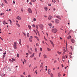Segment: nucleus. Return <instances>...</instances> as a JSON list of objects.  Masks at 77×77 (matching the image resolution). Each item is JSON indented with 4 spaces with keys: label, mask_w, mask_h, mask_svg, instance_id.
I'll use <instances>...</instances> for the list:
<instances>
[{
    "label": "nucleus",
    "mask_w": 77,
    "mask_h": 77,
    "mask_svg": "<svg viewBox=\"0 0 77 77\" xmlns=\"http://www.w3.org/2000/svg\"><path fill=\"white\" fill-rule=\"evenodd\" d=\"M36 31L38 33V35H39V36L40 35H39V32L38 31V30H37V29H36Z\"/></svg>",
    "instance_id": "nucleus-19"
},
{
    "label": "nucleus",
    "mask_w": 77,
    "mask_h": 77,
    "mask_svg": "<svg viewBox=\"0 0 77 77\" xmlns=\"http://www.w3.org/2000/svg\"><path fill=\"white\" fill-rule=\"evenodd\" d=\"M17 46H15V45H14V48L15 49H16L17 48Z\"/></svg>",
    "instance_id": "nucleus-17"
},
{
    "label": "nucleus",
    "mask_w": 77,
    "mask_h": 77,
    "mask_svg": "<svg viewBox=\"0 0 77 77\" xmlns=\"http://www.w3.org/2000/svg\"><path fill=\"white\" fill-rule=\"evenodd\" d=\"M35 52H37V48H35Z\"/></svg>",
    "instance_id": "nucleus-22"
},
{
    "label": "nucleus",
    "mask_w": 77,
    "mask_h": 77,
    "mask_svg": "<svg viewBox=\"0 0 77 77\" xmlns=\"http://www.w3.org/2000/svg\"><path fill=\"white\" fill-rule=\"evenodd\" d=\"M7 4H8V2H7V1H6V0H3Z\"/></svg>",
    "instance_id": "nucleus-31"
},
{
    "label": "nucleus",
    "mask_w": 77,
    "mask_h": 77,
    "mask_svg": "<svg viewBox=\"0 0 77 77\" xmlns=\"http://www.w3.org/2000/svg\"><path fill=\"white\" fill-rule=\"evenodd\" d=\"M8 70L9 71H11V69L10 68H8Z\"/></svg>",
    "instance_id": "nucleus-32"
},
{
    "label": "nucleus",
    "mask_w": 77,
    "mask_h": 77,
    "mask_svg": "<svg viewBox=\"0 0 77 77\" xmlns=\"http://www.w3.org/2000/svg\"><path fill=\"white\" fill-rule=\"evenodd\" d=\"M43 57L45 59L47 58L48 57L45 54H44L43 55Z\"/></svg>",
    "instance_id": "nucleus-5"
},
{
    "label": "nucleus",
    "mask_w": 77,
    "mask_h": 77,
    "mask_svg": "<svg viewBox=\"0 0 77 77\" xmlns=\"http://www.w3.org/2000/svg\"><path fill=\"white\" fill-rule=\"evenodd\" d=\"M53 18V17L51 16L50 15L48 18V19L49 20H50L51 19Z\"/></svg>",
    "instance_id": "nucleus-4"
},
{
    "label": "nucleus",
    "mask_w": 77,
    "mask_h": 77,
    "mask_svg": "<svg viewBox=\"0 0 77 77\" xmlns=\"http://www.w3.org/2000/svg\"><path fill=\"white\" fill-rule=\"evenodd\" d=\"M47 50L48 51H51V49L49 48H47Z\"/></svg>",
    "instance_id": "nucleus-21"
},
{
    "label": "nucleus",
    "mask_w": 77,
    "mask_h": 77,
    "mask_svg": "<svg viewBox=\"0 0 77 77\" xmlns=\"http://www.w3.org/2000/svg\"><path fill=\"white\" fill-rule=\"evenodd\" d=\"M48 5H49V6H51V4H48Z\"/></svg>",
    "instance_id": "nucleus-49"
},
{
    "label": "nucleus",
    "mask_w": 77,
    "mask_h": 77,
    "mask_svg": "<svg viewBox=\"0 0 77 77\" xmlns=\"http://www.w3.org/2000/svg\"><path fill=\"white\" fill-rule=\"evenodd\" d=\"M33 30H34V32L36 34V35H37V33H36V32L35 31V30H34V29Z\"/></svg>",
    "instance_id": "nucleus-35"
},
{
    "label": "nucleus",
    "mask_w": 77,
    "mask_h": 77,
    "mask_svg": "<svg viewBox=\"0 0 77 77\" xmlns=\"http://www.w3.org/2000/svg\"><path fill=\"white\" fill-rule=\"evenodd\" d=\"M5 54H4L3 55V59L5 58Z\"/></svg>",
    "instance_id": "nucleus-33"
},
{
    "label": "nucleus",
    "mask_w": 77,
    "mask_h": 77,
    "mask_svg": "<svg viewBox=\"0 0 77 77\" xmlns=\"http://www.w3.org/2000/svg\"><path fill=\"white\" fill-rule=\"evenodd\" d=\"M44 39H45L46 41H47V39L46 38H45V36H44Z\"/></svg>",
    "instance_id": "nucleus-45"
},
{
    "label": "nucleus",
    "mask_w": 77,
    "mask_h": 77,
    "mask_svg": "<svg viewBox=\"0 0 77 77\" xmlns=\"http://www.w3.org/2000/svg\"><path fill=\"white\" fill-rule=\"evenodd\" d=\"M17 42H15L14 43V46H17Z\"/></svg>",
    "instance_id": "nucleus-11"
},
{
    "label": "nucleus",
    "mask_w": 77,
    "mask_h": 77,
    "mask_svg": "<svg viewBox=\"0 0 77 77\" xmlns=\"http://www.w3.org/2000/svg\"><path fill=\"white\" fill-rule=\"evenodd\" d=\"M34 37H35V38H36L37 39V40H38V41H39V39H38V37H37L36 36H34Z\"/></svg>",
    "instance_id": "nucleus-15"
},
{
    "label": "nucleus",
    "mask_w": 77,
    "mask_h": 77,
    "mask_svg": "<svg viewBox=\"0 0 77 77\" xmlns=\"http://www.w3.org/2000/svg\"><path fill=\"white\" fill-rule=\"evenodd\" d=\"M21 77H24V76L23 75H21Z\"/></svg>",
    "instance_id": "nucleus-64"
},
{
    "label": "nucleus",
    "mask_w": 77,
    "mask_h": 77,
    "mask_svg": "<svg viewBox=\"0 0 77 77\" xmlns=\"http://www.w3.org/2000/svg\"><path fill=\"white\" fill-rule=\"evenodd\" d=\"M71 38V36H70V35L68 37H67V38H68V39H70V38Z\"/></svg>",
    "instance_id": "nucleus-18"
},
{
    "label": "nucleus",
    "mask_w": 77,
    "mask_h": 77,
    "mask_svg": "<svg viewBox=\"0 0 77 77\" xmlns=\"http://www.w3.org/2000/svg\"><path fill=\"white\" fill-rule=\"evenodd\" d=\"M70 40L71 41V42H72V43H74L75 42V40H74V39H71Z\"/></svg>",
    "instance_id": "nucleus-6"
},
{
    "label": "nucleus",
    "mask_w": 77,
    "mask_h": 77,
    "mask_svg": "<svg viewBox=\"0 0 77 77\" xmlns=\"http://www.w3.org/2000/svg\"><path fill=\"white\" fill-rule=\"evenodd\" d=\"M57 53L59 55H60L61 54V52L59 51H57Z\"/></svg>",
    "instance_id": "nucleus-20"
},
{
    "label": "nucleus",
    "mask_w": 77,
    "mask_h": 77,
    "mask_svg": "<svg viewBox=\"0 0 77 77\" xmlns=\"http://www.w3.org/2000/svg\"><path fill=\"white\" fill-rule=\"evenodd\" d=\"M22 33H23L24 34L25 36L26 35V34L25 33L23 32Z\"/></svg>",
    "instance_id": "nucleus-36"
},
{
    "label": "nucleus",
    "mask_w": 77,
    "mask_h": 77,
    "mask_svg": "<svg viewBox=\"0 0 77 77\" xmlns=\"http://www.w3.org/2000/svg\"><path fill=\"white\" fill-rule=\"evenodd\" d=\"M34 58L35 60H36V58L35 57H34Z\"/></svg>",
    "instance_id": "nucleus-59"
},
{
    "label": "nucleus",
    "mask_w": 77,
    "mask_h": 77,
    "mask_svg": "<svg viewBox=\"0 0 77 77\" xmlns=\"http://www.w3.org/2000/svg\"><path fill=\"white\" fill-rule=\"evenodd\" d=\"M4 14L3 13H1L0 14V15L1 16H2V15H3V14Z\"/></svg>",
    "instance_id": "nucleus-37"
},
{
    "label": "nucleus",
    "mask_w": 77,
    "mask_h": 77,
    "mask_svg": "<svg viewBox=\"0 0 77 77\" xmlns=\"http://www.w3.org/2000/svg\"><path fill=\"white\" fill-rule=\"evenodd\" d=\"M37 71L36 70L35 71V73H36V74H37Z\"/></svg>",
    "instance_id": "nucleus-48"
},
{
    "label": "nucleus",
    "mask_w": 77,
    "mask_h": 77,
    "mask_svg": "<svg viewBox=\"0 0 77 77\" xmlns=\"http://www.w3.org/2000/svg\"><path fill=\"white\" fill-rule=\"evenodd\" d=\"M32 36H30L29 40L32 39Z\"/></svg>",
    "instance_id": "nucleus-29"
},
{
    "label": "nucleus",
    "mask_w": 77,
    "mask_h": 77,
    "mask_svg": "<svg viewBox=\"0 0 77 77\" xmlns=\"http://www.w3.org/2000/svg\"><path fill=\"white\" fill-rule=\"evenodd\" d=\"M57 18H60V16H57Z\"/></svg>",
    "instance_id": "nucleus-30"
},
{
    "label": "nucleus",
    "mask_w": 77,
    "mask_h": 77,
    "mask_svg": "<svg viewBox=\"0 0 77 77\" xmlns=\"http://www.w3.org/2000/svg\"><path fill=\"white\" fill-rule=\"evenodd\" d=\"M21 11H22V12H23V9H21Z\"/></svg>",
    "instance_id": "nucleus-52"
},
{
    "label": "nucleus",
    "mask_w": 77,
    "mask_h": 77,
    "mask_svg": "<svg viewBox=\"0 0 77 77\" xmlns=\"http://www.w3.org/2000/svg\"><path fill=\"white\" fill-rule=\"evenodd\" d=\"M27 37H29V34L28 33H27Z\"/></svg>",
    "instance_id": "nucleus-28"
},
{
    "label": "nucleus",
    "mask_w": 77,
    "mask_h": 77,
    "mask_svg": "<svg viewBox=\"0 0 77 77\" xmlns=\"http://www.w3.org/2000/svg\"><path fill=\"white\" fill-rule=\"evenodd\" d=\"M38 26L41 29L43 30V29L44 26L42 24L38 25Z\"/></svg>",
    "instance_id": "nucleus-1"
},
{
    "label": "nucleus",
    "mask_w": 77,
    "mask_h": 77,
    "mask_svg": "<svg viewBox=\"0 0 77 77\" xmlns=\"http://www.w3.org/2000/svg\"><path fill=\"white\" fill-rule=\"evenodd\" d=\"M32 26H33V27H35V25L34 24H33V25H32Z\"/></svg>",
    "instance_id": "nucleus-58"
},
{
    "label": "nucleus",
    "mask_w": 77,
    "mask_h": 77,
    "mask_svg": "<svg viewBox=\"0 0 77 77\" xmlns=\"http://www.w3.org/2000/svg\"><path fill=\"white\" fill-rule=\"evenodd\" d=\"M35 27L37 29H38V25H36L35 26Z\"/></svg>",
    "instance_id": "nucleus-27"
},
{
    "label": "nucleus",
    "mask_w": 77,
    "mask_h": 77,
    "mask_svg": "<svg viewBox=\"0 0 77 77\" xmlns=\"http://www.w3.org/2000/svg\"><path fill=\"white\" fill-rule=\"evenodd\" d=\"M16 24L18 26V27H20V25L19 24L16 23Z\"/></svg>",
    "instance_id": "nucleus-24"
},
{
    "label": "nucleus",
    "mask_w": 77,
    "mask_h": 77,
    "mask_svg": "<svg viewBox=\"0 0 77 77\" xmlns=\"http://www.w3.org/2000/svg\"><path fill=\"white\" fill-rule=\"evenodd\" d=\"M12 22L11 21L10 22V23L11 24Z\"/></svg>",
    "instance_id": "nucleus-62"
},
{
    "label": "nucleus",
    "mask_w": 77,
    "mask_h": 77,
    "mask_svg": "<svg viewBox=\"0 0 77 77\" xmlns=\"http://www.w3.org/2000/svg\"><path fill=\"white\" fill-rule=\"evenodd\" d=\"M3 23L4 25H5L6 24V21H5V20H4L3 21Z\"/></svg>",
    "instance_id": "nucleus-16"
},
{
    "label": "nucleus",
    "mask_w": 77,
    "mask_h": 77,
    "mask_svg": "<svg viewBox=\"0 0 77 77\" xmlns=\"http://www.w3.org/2000/svg\"><path fill=\"white\" fill-rule=\"evenodd\" d=\"M50 42H51V44L53 45V47H54V44H53V42L52 41H51V40H50Z\"/></svg>",
    "instance_id": "nucleus-12"
},
{
    "label": "nucleus",
    "mask_w": 77,
    "mask_h": 77,
    "mask_svg": "<svg viewBox=\"0 0 77 77\" xmlns=\"http://www.w3.org/2000/svg\"><path fill=\"white\" fill-rule=\"evenodd\" d=\"M17 57H19V54H18V53H17Z\"/></svg>",
    "instance_id": "nucleus-46"
},
{
    "label": "nucleus",
    "mask_w": 77,
    "mask_h": 77,
    "mask_svg": "<svg viewBox=\"0 0 77 77\" xmlns=\"http://www.w3.org/2000/svg\"><path fill=\"white\" fill-rule=\"evenodd\" d=\"M35 55V53H33V54L31 56H30V57L31 58H32V57H34V56Z\"/></svg>",
    "instance_id": "nucleus-10"
},
{
    "label": "nucleus",
    "mask_w": 77,
    "mask_h": 77,
    "mask_svg": "<svg viewBox=\"0 0 77 77\" xmlns=\"http://www.w3.org/2000/svg\"><path fill=\"white\" fill-rule=\"evenodd\" d=\"M65 52H63V54L64 55L65 54Z\"/></svg>",
    "instance_id": "nucleus-54"
},
{
    "label": "nucleus",
    "mask_w": 77,
    "mask_h": 77,
    "mask_svg": "<svg viewBox=\"0 0 77 77\" xmlns=\"http://www.w3.org/2000/svg\"><path fill=\"white\" fill-rule=\"evenodd\" d=\"M41 53H40L39 54V57H41Z\"/></svg>",
    "instance_id": "nucleus-43"
},
{
    "label": "nucleus",
    "mask_w": 77,
    "mask_h": 77,
    "mask_svg": "<svg viewBox=\"0 0 77 77\" xmlns=\"http://www.w3.org/2000/svg\"><path fill=\"white\" fill-rule=\"evenodd\" d=\"M29 4L32 5V3L31 2Z\"/></svg>",
    "instance_id": "nucleus-55"
},
{
    "label": "nucleus",
    "mask_w": 77,
    "mask_h": 77,
    "mask_svg": "<svg viewBox=\"0 0 77 77\" xmlns=\"http://www.w3.org/2000/svg\"><path fill=\"white\" fill-rule=\"evenodd\" d=\"M51 77H53L54 76L51 73Z\"/></svg>",
    "instance_id": "nucleus-26"
},
{
    "label": "nucleus",
    "mask_w": 77,
    "mask_h": 77,
    "mask_svg": "<svg viewBox=\"0 0 77 77\" xmlns=\"http://www.w3.org/2000/svg\"><path fill=\"white\" fill-rule=\"evenodd\" d=\"M9 61H10V62H11V63H12L13 62V60H12L11 59H10L9 60Z\"/></svg>",
    "instance_id": "nucleus-25"
},
{
    "label": "nucleus",
    "mask_w": 77,
    "mask_h": 77,
    "mask_svg": "<svg viewBox=\"0 0 77 77\" xmlns=\"http://www.w3.org/2000/svg\"><path fill=\"white\" fill-rule=\"evenodd\" d=\"M49 25L50 26H52V24H51V23L49 24Z\"/></svg>",
    "instance_id": "nucleus-42"
},
{
    "label": "nucleus",
    "mask_w": 77,
    "mask_h": 77,
    "mask_svg": "<svg viewBox=\"0 0 77 77\" xmlns=\"http://www.w3.org/2000/svg\"><path fill=\"white\" fill-rule=\"evenodd\" d=\"M28 76L29 77H31V75H28Z\"/></svg>",
    "instance_id": "nucleus-61"
},
{
    "label": "nucleus",
    "mask_w": 77,
    "mask_h": 77,
    "mask_svg": "<svg viewBox=\"0 0 77 77\" xmlns=\"http://www.w3.org/2000/svg\"><path fill=\"white\" fill-rule=\"evenodd\" d=\"M51 72V70L50 69H48V72Z\"/></svg>",
    "instance_id": "nucleus-40"
},
{
    "label": "nucleus",
    "mask_w": 77,
    "mask_h": 77,
    "mask_svg": "<svg viewBox=\"0 0 77 77\" xmlns=\"http://www.w3.org/2000/svg\"><path fill=\"white\" fill-rule=\"evenodd\" d=\"M13 3L14 4H15V1H13Z\"/></svg>",
    "instance_id": "nucleus-53"
},
{
    "label": "nucleus",
    "mask_w": 77,
    "mask_h": 77,
    "mask_svg": "<svg viewBox=\"0 0 77 77\" xmlns=\"http://www.w3.org/2000/svg\"><path fill=\"white\" fill-rule=\"evenodd\" d=\"M44 9L46 11H47L48 10V8L46 7H45Z\"/></svg>",
    "instance_id": "nucleus-13"
},
{
    "label": "nucleus",
    "mask_w": 77,
    "mask_h": 77,
    "mask_svg": "<svg viewBox=\"0 0 77 77\" xmlns=\"http://www.w3.org/2000/svg\"><path fill=\"white\" fill-rule=\"evenodd\" d=\"M70 48H71V49H72V46H70Z\"/></svg>",
    "instance_id": "nucleus-50"
},
{
    "label": "nucleus",
    "mask_w": 77,
    "mask_h": 77,
    "mask_svg": "<svg viewBox=\"0 0 77 77\" xmlns=\"http://www.w3.org/2000/svg\"><path fill=\"white\" fill-rule=\"evenodd\" d=\"M31 1L32 2H35L36 1V0H31Z\"/></svg>",
    "instance_id": "nucleus-23"
},
{
    "label": "nucleus",
    "mask_w": 77,
    "mask_h": 77,
    "mask_svg": "<svg viewBox=\"0 0 77 77\" xmlns=\"http://www.w3.org/2000/svg\"><path fill=\"white\" fill-rule=\"evenodd\" d=\"M28 12L30 13H31V14H32V10L31 9L29 8L28 9Z\"/></svg>",
    "instance_id": "nucleus-3"
},
{
    "label": "nucleus",
    "mask_w": 77,
    "mask_h": 77,
    "mask_svg": "<svg viewBox=\"0 0 77 77\" xmlns=\"http://www.w3.org/2000/svg\"><path fill=\"white\" fill-rule=\"evenodd\" d=\"M59 20L57 19L55 20V23H59Z\"/></svg>",
    "instance_id": "nucleus-7"
},
{
    "label": "nucleus",
    "mask_w": 77,
    "mask_h": 77,
    "mask_svg": "<svg viewBox=\"0 0 77 77\" xmlns=\"http://www.w3.org/2000/svg\"><path fill=\"white\" fill-rule=\"evenodd\" d=\"M63 51H64V52H65L66 51L65 49H64V50H63Z\"/></svg>",
    "instance_id": "nucleus-57"
},
{
    "label": "nucleus",
    "mask_w": 77,
    "mask_h": 77,
    "mask_svg": "<svg viewBox=\"0 0 77 77\" xmlns=\"http://www.w3.org/2000/svg\"><path fill=\"white\" fill-rule=\"evenodd\" d=\"M57 31V30L56 29H53L52 30V32L54 33H56Z\"/></svg>",
    "instance_id": "nucleus-2"
},
{
    "label": "nucleus",
    "mask_w": 77,
    "mask_h": 77,
    "mask_svg": "<svg viewBox=\"0 0 77 77\" xmlns=\"http://www.w3.org/2000/svg\"><path fill=\"white\" fill-rule=\"evenodd\" d=\"M2 6H4V4H3V3H2Z\"/></svg>",
    "instance_id": "nucleus-63"
},
{
    "label": "nucleus",
    "mask_w": 77,
    "mask_h": 77,
    "mask_svg": "<svg viewBox=\"0 0 77 77\" xmlns=\"http://www.w3.org/2000/svg\"><path fill=\"white\" fill-rule=\"evenodd\" d=\"M57 62V61L56 60H55L54 62V63H56V62Z\"/></svg>",
    "instance_id": "nucleus-60"
},
{
    "label": "nucleus",
    "mask_w": 77,
    "mask_h": 77,
    "mask_svg": "<svg viewBox=\"0 0 77 77\" xmlns=\"http://www.w3.org/2000/svg\"><path fill=\"white\" fill-rule=\"evenodd\" d=\"M0 38L2 40H3V39H2V38L1 37H0Z\"/></svg>",
    "instance_id": "nucleus-56"
},
{
    "label": "nucleus",
    "mask_w": 77,
    "mask_h": 77,
    "mask_svg": "<svg viewBox=\"0 0 77 77\" xmlns=\"http://www.w3.org/2000/svg\"><path fill=\"white\" fill-rule=\"evenodd\" d=\"M33 20L34 21H36V19L35 18H34V19H33Z\"/></svg>",
    "instance_id": "nucleus-41"
},
{
    "label": "nucleus",
    "mask_w": 77,
    "mask_h": 77,
    "mask_svg": "<svg viewBox=\"0 0 77 77\" xmlns=\"http://www.w3.org/2000/svg\"><path fill=\"white\" fill-rule=\"evenodd\" d=\"M40 50L41 51H42V48H40Z\"/></svg>",
    "instance_id": "nucleus-51"
},
{
    "label": "nucleus",
    "mask_w": 77,
    "mask_h": 77,
    "mask_svg": "<svg viewBox=\"0 0 77 77\" xmlns=\"http://www.w3.org/2000/svg\"><path fill=\"white\" fill-rule=\"evenodd\" d=\"M28 52L31 54H32V52L31 51H29Z\"/></svg>",
    "instance_id": "nucleus-39"
},
{
    "label": "nucleus",
    "mask_w": 77,
    "mask_h": 77,
    "mask_svg": "<svg viewBox=\"0 0 77 77\" xmlns=\"http://www.w3.org/2000/svg\"><path fill=\"white\" fill-rule=\"evenodd\" d=\"M19 41H20L19 42V44L20 45H22V43H21V39H20Z\"/></svg>",
    "instance_id": "nucleus-9"
},
{
    "label": "nucleus",
    "mask_w": 77,
    "mask_h": 77,
    "mask_svg": "<svg viewBox=\"0 0 77 77\" xmlns=\"http://www.w3.org/2000/svg\"><path fill=\"white\" fill-rule=\"evenodd\" d=\"M12 60L13 62L14 61H15V59H13V58H12Z\"/></svg>",
    "instance_id": "nucleus-34"
},
{
    "label": "nucleus",
    "mask_w": 77,
    "mask_h": 77,
    "mask_svg": "<svg viewBox=\"0 0 77 77\" xmlns=\"http://www.w3.org/2000/svg\"><path fill=\"white\" fill-rule=\"evenodd\" d=\"M24 61L26 63V60L25 59L24 60Z\"/></svg>",
    "instance_id": "nucleus-47"
},
{
    "label": "nucleus",
    "mask_w": 77,
    "mask_h": 77,
    "mask_svg": "<svg viewBox=\"0 0 77 77\" xmlns=\"http://www.w3.org/2000/svg\"><path fill=\"white\" fill-rule=\"evenodd\" d=\"M57 0H54V2L55 3L57 1Z\"/></svg>",
    "instance_id": "nucleus-44"
},
{
    "label": "nucleus",
    "mask_w": 77,
    "mask_h": 77,
    "mask_svg": "<svg viewBox=\"0 0 77 77\" xmlns=\"http://www.w3.org/2000/svg\"><path fill=\"white\" fill-rule=\"evenodd\" d=\"M59 77H60L61 76V74L60 73H59L58 74Z\"/></svg>",
    "instance_id": "nucleus-38"
},
{
    "label": "nucleus",
    "mask_w": 77,
    "mask_h": 77,
    "mask_svg": "<svg viewBox=\"0 0 77 77\" xmlns=\"http://www.w3.org/2000/svg\"><path fill=\"white\" fill-rule=\"evenodd\" d=\"M28 27L29 28L30 30H31V27L30 25H28Z\"/></svg>",
    "instance_id": "nucleus-14"
},
{
    "label": "nucleus",
    "mask_w": 77,
    "mask_h": 77,
    "mask_svg": "<svg viewBox=\"0 0 77 77\" xmlns=\"http://www.w3.org/2000/svg\"><path fill=\"white\" fill-rule=\"evenodd\" d=\"M16 19H17V20H21V17H20L19 16H18L17 17Z\"/></svg>",
    "instance_id": "nucleus-8"
}]
</instances>
